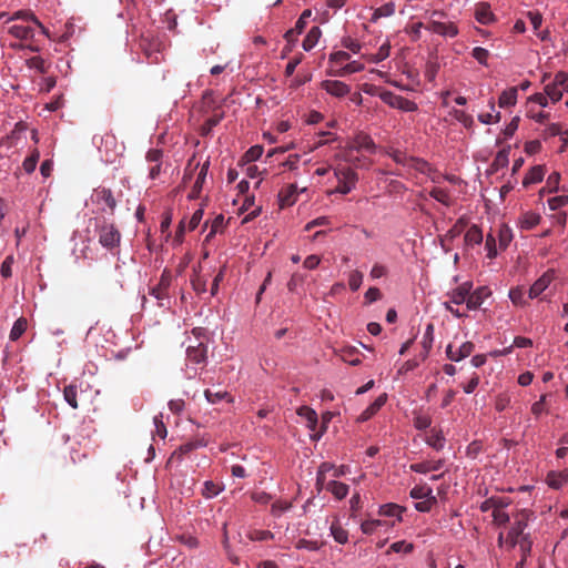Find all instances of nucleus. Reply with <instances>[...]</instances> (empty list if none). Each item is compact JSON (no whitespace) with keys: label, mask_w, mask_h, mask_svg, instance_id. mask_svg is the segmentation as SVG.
<instances>
[{"label":"nucleus","mask_w":568,"mask_h":568,"mask_svg":"<svg viewBox=\"0 0 568 568\" xmlns=\"http://www.w3.org/2000/svg\"><path fill=\"white\" fill-rule=\"evenodd\" d=\"M530 514L527 510H520L513 514V520L508 531L500 532L498 536V546L507 550L518 547L521 554V562L529 556L532 547V540L527 531Z\"/></svg>","instance_id":"nucleus-1"},{"label":"nucleus","mask_w":568,"mask_h":568,"mask_svg":"<svg viewBox=\"0 0 568 568\" xmlns=\"http://www.w3.org/2000/svg\"><path fill=\"white\" fill-rule=\"evenodd\" d=\"M37 30L38 28L34 27L32 23H11L7 27V32L14 39L19 41H30L29 44L23 45L22 43H11L10 48L20 50V49H28L31 52H40L41 45L38 43L37 40Z\"/></svg>","instance_id":"nucleus-2"},{"label":"nucleus","mask_w":568,"mask_h":568,"mask_svg":"<svg viewBox=\"0 0 568 568\" xmlns=\"http://www.w3.org/2000/svg\"><path fill=\"white\" fill-rule=\"evenodd\" d=\"M207 358V346L202 342L197 345H190L186 348V364L184 375L192 379L197 375V365H204Z\"/></svg>","instance_id":"nucleus-3"},{"label":"nucleus","mask_w":568,"mask_h":568,"mask_svg":"<svg viewBox=\"0 0 568 568\" xmlns=\"http://www.w3.org/2000/svg\"><path fill=\"white\" fill-rule=\"evenodd\" d=\"M334 175L337 185L332 193L346 195L356 187L358 175L353 168L339 164L334 169Z\"/></svg>","instance_id":"nucleus-4"},{"label":"nucleus","mask_w":568,"mask_h":568,"mask_svg":"<svg viewBox=\"0 0 568 568\" xmlns=\"http://www.w3.org/2000/svg\"><path fill=\"white\" fill-rule=\"evenodd\" d=\"M171 283L172 274L168 268H165L160 276L159 283L149 290V295L156 301L159 307H169V287L171 286Z\"/></svg>","instance_id":"nucleus-5"},{"label":"nucleus","mask_w":568,"mask_h":568,"mask_svg":"<svg viewBox=\"0 0 568 568\" xmlns=\"http://www.w3.org/2000/svg\"><path fill=\"white\" fill-rule=\"evenodd\" d=\"M99 243L108 251H113L120 246L121 233L113 223L103 222L97 227Z\"/></svg>","instance_id":"nucleus-6"},{"label":"nucleus","mask_w":568,"mask_h":568,"mask_svg":"<svg viewBox=\"0 0 568 568\" xmlns=\"http://www.w3.org/2000/svg\"><path fill=\"white\" fill-rule=\"evenodd\" d=\"M91 200L102 212L113 214L116 209V200L113 192L105 186L94 189Z\"/></svg>","instance_id":"nucleus-7"},{"label":"nucleus","mask_w":568,"mask_h":568,"mask_svg":"<svg viewBox=\"0 0 568 568\" xmlns=\"http://www.w3.org/2000/svg\"><path fill=\"white\" fill-rule=\"evenodd\" d=\"M378 97L385 104L393 109H397L403 112H415L418 110L416 102L398 95L392 91H382Z\"/></svg>","instance_id":"nucleus-8"},{"label":"nucleus","mask_w":568,"mask_h":568,"mask_svg":"<svg viewBox=\"0 0 568 568\" xmlns=\"http://www.w3.org/2000/svg\"><path fill=\"white\" fill-rule=\"evenodd\" d=\"M555 280V271L547 270L540 277H538L528 291V298L535 300L540 297V295L550 286L552 281Z\"/></svg>","instance_id":"nucleus-9"},{"label":"nucleus","mask_w":568,"mask_h":568,"mask_svg":"<svg viewBox=\"0 0 568 568\" xmlns=\"http://www.w3.org/2000/svg\"><path fill=\"white\" fill-rule=\"evenodd\" d=\"M21 20L26 23H32L38 28V32L47 38H50L49 30L41 23V21L34 16L31 10H18L11 17H8V22H14Z\"/></svg>","instance_id":"nucleus-10"},{"label":"nucleus","mask_w":568,"mask_h":568,"mask_svg":"<svg viewBox=\"0 0 568 568\" xmlns=\"http://www.w3.org/2000/svg\"><path fill=\"white\" fill-rule=\"evenodd\" d=\"M387 154L398 164L410 165V163H413L412 165H414V168L420 172H425L426 168L429 170L428 163L426 161L409 158L406 153L399 150L392 149L387 152Z\"/></svg>","instance_id":"nucleus-11"},{"label":"nucleus","mask_w":568,"mask_h":568,"mask_svg":"<svg viewBox=\"0 0 568 568\" xmlns=\"http://www.w3.org/2000/svg\"><path fill=\"white\" fill-rule=\"evenodd\" d=\"M473 290V282L466 281L447 293L449 302L455 305H468L469 292Z\"/></svg>","instance_id":"nucleus-12"},{"label":"nucleus","mask_w":568,"mask_h":568,"mask_svg":"<svg viewBox=\"0 0 568 568\" xmlns=\"http://www.w3.org/2000/svg\"><path fill=\"white\" fill-rule=\"evenodd\" d=\"M349 151H357L362 152L365 151L367 153H375L376 152V144L374 143L373 139L366 134V133H358L354 136L349 144Z\"/></svg>","instance_id":"nucleus-13"},{"label":"nucleus","mask_w":568,"mask_h":568,"mask_svg":"<svg viewBox=\"0 0 568 568\" xmlns=\"http://www.w3.org/2000/svg\"><path fill=\"white\" fill-rule=\"evenodd\" d=\"M490 295L491 291L487 286H479L476 290H471L469 292L467 310H478Z\"/></svg>","instance_id":"nucleus-14"},{"label":"nucleus","mask_w":568,"mask_h":568,"mask_svg":"<svg viewBox=\"0 0 568 568\" xmlns=\"http://www.w3.org/2000/svg\"><path fill=\"white\" fill-rule=\"evenodd\" d=\"M475 349V345L471 342L463 343L457 349L452 344L446 347V356L452 362H460L468 357Z\"/></svg>","instance_id":"nucleus-15"},{"label":"nucleus","mask_w":568,"mask_h":568,"mask_svg":"<svg viewBox=\"0 0 568 568\" xmlns=\"http://www.w3.org/2000/svg\"><path fill=\"white\" fill-rule=\"evenodd\" d=\"M321 87L328 94L336 98H343L351 91L349 85L338 80H325L321 83Z\"/></svg>","instance_id":"nucleus-16"},{"label":"nucleus","mask_w":568,"mask_h":568,"mask_svg":"<svg viewBox=\"0 0 568 568\" xmlns=\"http://www.w3.org/2000/svg\"><path fill=\"white\" fill-rule=\"evenodd\" d=\"M298 199V189L296 184H288L278 193V204L281 209L292 206Z\"/></svg>","instance_id":"nucleus-17"},{"label":"nucleus","mask_w":568,"mask_h":568,"mask_svg":"<svg viewBox=\"0 0 568 568\" xmlns=\"http://www.w3.org/2000/svg\"><path fill=\"white\" fill-rule=\"evenodd\" d=\"M546 484L552 489H561L568 484V468L551 470L546 476Z\"/></svg>","instance_id":"nucleus-18"},{"label":"nucleus","mask_w":568,"mask_h":568,"mask_svg":"<svg viewBox=\"0 0 568 568\" xmlns=\"http://www.w3.org/2000/svg\"><path fill=\"white\" fill-rule=\"evenodd\" d=\"M428 30L446 38H454L458 34V29L453 22L432 21Z\"/></svg>","instance_id":"nucleus-19"},{"label":"nucleus","mask_w":568,"mask_h":568,"mask_svg":"<svg viewBox=\"0 0 568 568\" xmlns=\"http://www.w3.org/2000/svg\"><path fill=\"white\" fill-rule=\"evenodd\" d=\"M209 168H210V161L206 160L200 168V171L196 175V179L194 181V184H193V187L191 190V192L189 193L187 197L190 200H195L200 196V193L203 189V185L205 183V180H206V176H207V172H209Z\"/></svg>","instance_id":"nucleus-20"},{"label":"nucleus","mask_w":568,"mask_h":568,"mask_svg":"<svg viewBox=\"0 0 568 568\" xmlns=\"http://www.w3.org/2000/svg\"><path fill=\"white\" fill-rule=\"evenodd\" d=\"M297 415L303 418L306 423V427L312 432V434H316L317 425H318V416L317 413L311 408L310 406H301L297 409Z\"/></svg>","instance_id":"nucleus-21"},{"label":"nucleus","mask_w":568,"mask_h":568,"mask_svg":"<svg viewBox=\"0 0 568 568\" xmlns=\"http://www.w3.org/2000/svg\"><path fill=\"white\" fill-rule=\"evenodd\" d=\"M445 462L443 459L438 460H425L419 463H414L409 466L410 470L417 474H427L429 471H437L443 468Z\"/></svg>","instance_id":"nucleus-22"},{"label":"nucleus","mask_w":568,"mask_h":568,"mask_svg":"<svg viewBox=\"0 0 568 568\" xmlns=\"http://www.w3.org/2000/svg\"><path fill=\"white\" fill-rule=\"evenodd\" d=\"M327 491H329L336 499L342 500L344 499L349 491L348 485L337 481L335 479L324 481V488Z\"/></svg>","instance_id":"nucleus-23"},{"label":"nucleus","mask_w":568,"mask_h":568,"mask_svg":"<svg viewBox=\"0 0 568 568\" xmlns=\"http://www.w3.org/2000/svg\"><path fill=\"white\" fill-rule=\"evenodd\" d=\"M541 216L539 213L534 211H527L519 217L518 225L521 230H531L540 223Z\"/></svg>","instance_id":"nucleus-24"},{"label":"nucleus","mask_w":568,"mask_h":568,"mask_svg":"<svg viewBox=\"0 0 568 568\" xmlns=\"http://www.w3.org/2000/svg\"><path fill=\"white\" fill-rule=\"evenodd\" d=\"M475 18L481 24H490L495 21V16L488 3H479L475 10Z\"/></svg>","instance_id":"nucleus-25"},{"label":"nucleus","mask_w":568,"mask_h":568,"mask_svg":"<svg viewBox=\"0 0 568 568\" xmlns=\"http://www.w3.org/2000/svg\"><path fill=\"white\" fill-rule=\"evenodd\" d=\"M545 175V168L542 165L532 166L523 180V185L527 187L530 184H536L542 181Z\"/></svg>","instance_id":"nucleus-26"},{"label":"nucleus","mask_w":568,"mask_h":568,"mask_svg":"<svg viewBox=\"0 0 568 568\" xmlns=\"http://www.w3.org/2000/svg\"><path fill=\"white\" fill-rule=\"evenodd\" d=\"M329 532L336 542L341 545H345L348 542V531L345 528H343L338 519L332 523L329 527Z\"/></svg>","instance_id":"nucleus-27"},{"label":"nucleus","mask_w":568,"mask_h":568,"mask_svg":"<svg viewBox=\"0 0 568 568\" xmlns=\"http://www.w3.org/2000/svg\"><path fill=\"white\" fill-rule=\"evenodd\" d=\"M405 508L397 505V504H384L379 506L378 515L385 516V517H395L398 521L402 520V515L404 513Z\"/></svg>","instance_id":"nucleus-28"},{"label":"nucleus","mask_w":568,"mask_h":568,"mask_svg":"<svg viewBox=\"0 0 568 568\" xmlns=\"http://www.w3.org/2000/svg\"><path fill=\"white\" fill-rule=\"evenodd\" d=\"M321 36L320 27H312L302 43L304 51H311L318 43Z\"/></svg>","instance_id":"nucleus-29"},{"label":"nucleus","mask_w":568,"mask_h":568,"mask_svg":"<svg viewBox=\"0 0 568 568\" xmlns=\"http://www.w3.org/2000/svg\"><path fill=\"white\" fill-rule=\"evenodd\" d=\"M518 91L516 87H511L501 92L498 99V104L500 108L513 106L517 102Z\"/></svg>","instance_id":"nucleus-30"},{"label":"nucleus","mask_w":568,"mask_h":568,"mask_svg":"<svg viewBox=\"0 0 568 568\" xmlns=\"http://www.w3.org/2000/svg\"><path fill=\"white\" fill-rule=\"evenodd\" d=\"M425 442L428 446L439 452L444 448L446 439L440 430L433 429Z\"/></svg>","instance_id":"nucleus-31"},{"label":"nucleus","mask_w":568,"mask_h":568,"mask_svg":"<svg viewBox=\"0 0 568 568\" xmlns=\"http://www.w3.org/2000/svg\"><path fill=\"white\" fill-rule=\"evenodd\" d=\"M464 240L468 246L478 245L483 242V232L477 225H471L466 231Z\"/></svg>","instance_id":"nucleus-32"},{"label":"nucleus","mask_w":568,"mask_h":568,"mask_svg":"<svg viewBox=\"0 0 568 568\" xmlns=\"http://www.w3.org/2000/svg\"><path fill=\"white\" fill-rule=\"evenodd\" d=\"M335 466L331 463L324 462L318 466L316 474V489L318 491L323 490L324 481H326V474L329 471L334 473Z\"/></svg>","instance_id":"nucleus-33"},{"label":"nucleus","mask_w":568,"mask_h":568,"mask_svg":"<svg viewBox=\"0 0 568 568\" xmlns=\"http://www.w3.org/2000/svg\"><path fill=\"white\" fill-rule=\"evenodd\" d=\"M204 397L210 404H217L224 399L229 403L233 402L232 396L226 390L213 392L211 389H205Z\"/></svg>","instance_id":"nucleus-34"},{"label":"nucleus","mask_w":568,"mask_h":568,"mask_svg":"<svg viewBox=\"0 0 568 568\" xmlns=\"http://www.w3.org/2000/svg\"><path fill=\"white\" fill-rule=\"evenodd\" d=\"M364 64L359 61L353 60L346 63L344 67L335 71V75L345 77L347 74L357 73L364 70Z\"/></svg>","instance_id":"nucleus-35"},{"label":"nucleus","mask_w":568,"mask_h":568,"mask_svg":"<svg viewBox=\"0 0 568 568\" xmlns=\"http://www.w3.org/2000/svg\"><path fill=\"white\" fill-rule=\"evenodd\" d=\"M225 225H226V221H225L224 215L223 214L216 215L211 223L210 232L205 236V241L209 242L214 235H216L217 233H221L223 231V229L225 227Z\"/></svg>","instance_id":"nucleus-36"},{"label":"nucleus","mask_w":568,"mask_h":568,"mask_svg":"<svg viewBox=\"0 0 568 568\" xmlns=\"http://www.w3.org/2000/svg\"><path fill=\"white\" fill-rule=\"evenodd\" d=\"M429 195L445 206H449L452 204L450 194L446 189L433 187L429 191Z\"/></svg>","instance_id":"nucleus-37"},{"label":"nucleus","mask_w":568,"mask_h":568,"mask_svg":"<svg viewBox=\"0 0 568 568\" xmlns=\"http://www.w3.org/2000/svg\"><path fill=\"white\" fill-rule=\"evenodd\" d=\"M395 13V3L387 2L374 10L372 21H377L381 18H387Z\"/></svg>","instance_id":"nucleus-38"},{"label":"nucleus","mask_w":568,"mask_h":568,"mask_svg":"<svg viewBox=\"0 0 568 568\" xmlns=\"http://www.w3.org/2000/svg\"><path fill=\"white\" fill-rule=\"evenodd\" d=\"M385 525L386 523L381 519H367L361 524V530L365 535H373Z\"/></svg>","instance_id":"nucleus-39"},{"label":"nucleus","mask_w":568,"mask_h":568,"mask_svg":"<svg viewBox=\"0 0 568 568\" xmlns=\"http://www.w3.org/2000/svg\"><path fill=\"white\" fill-rule=\"evenodd\" d=\"M64 400L72 407L78 408V386L75 384H70L63 389Z\"/></svg>","instance_id":"nucleus-40"},{"label":"nucleus","mask_w":568,"mask_h":568,"mask_svg":"<svg viewBox=\"0 0 568 568\" xmlns=\"http://www.w3.org/2000/svg\"><path fill=\"white\" fill-rule=\"evenodd\" d=\"M489 106L491 109V112L481 113V114L478 115V120L483 124L496 123V122H499V120H500V113L499 112H495V101H494V99H491L489 101Z\"/></svg>","instance_id":"nucleus-41"},{"label":"nucleus","mask_w":568,"mask_h":568,"mask_svg":"<svg viewBox=\"0 0 568 568\" xmlns=\"http://www.w3.org/2000/svg\"><path fill=\"white\" fill-rule=\"evenodd\" d=\"M27 325H28V323L24 317L18 318L11 327L10 335H9L10 339L11 341L19 339L21 337V335L26 332Z\"/></svg>","instance_id":"nucleus-42"},{"label":"nucleus","mask_w":568,"mask_h":568,"mask_svg":"<svg viewBox=\"0 0 568 568\" xmlns=\"http://www.w3.org/2000/svg\"><path fill=\"white\" fill-rule=\"evenodd\" d=\"M222 491V487L212 480H206L203 484L202 495L206 499L216 497Z\"/></svg>","instance_id":"nucleus-43"},{"label":"nucleus","mask_w":568,"mask_h":568,"mask_svg":"<svg viewBox=\"0 0 568 568\" xmlns=\"http://www.w3.org/2000/svg\"><path fill=\"white\" fill-rule=\"evenodd\" d=\"M450 114L456 121L463 124L465 128H471L474 124V118L464 110L454 109Z\"/></svg>","instance_id":"nucleus-44"},{"label":"nucleus","mask_w":568,"mask_h":568,"mask_svg":"<svg viewBox=\"0 0 568 568\" xmlns=\"http://www.w3.org/2000/svg\"><path fill=\"white\" fill-rule=\"evenodd\" d=\"M434 343V325L428 324L423 334V338L420 342L422 348L425 349V353L430 352Z\"/></svg>","instance_id":"nucleus-45"},{"label":"nucleus","mask_w":568,"mask_h":568,"mask_svg":"<svg viewBox=\"0 0 568 568\" xmlns=\"http://www.w3.org/2000/svg\"><path fill=\"white\" fill-rule=\"evenodd\" d=\"M389 52L390 44L389 42H385L379 47L376 53L368 57V60L373 63L382 62L389 57Z\"/></svg>","instance_id":"nucleus-46"},{"label":"nucleus","mask_w":568,"mask_h":568,"mask_svg":"<svg viewBox=\"0 0 568 568\" xmlns=\"http://www.w3.org/2000/svg\"><path fill=\"white\" fill-rule=\"evenodd\" d=\"M544 91L546 92L549 100L554 103L558 102L562 98L565 91L560 87L555 85L552 82L545 85Z\"/></svg>","instance_id":"nucleus-47"},{"label":"nucleus","mask_w":568,"mask_h":568,"mask_svg":"<svg viewBox=\"0 0 568 568\" xmlns=\"http://www.w3.org/2000/svg\"><path fill=\"white\" fill-rule=\"evenodd\" d=\"M364 275L358 270H353L348 274V286L352 292H356L359 290L363 283Z\"/></svg>","instance_id":"nucleus-48"},{"label":"nucleus","mask_w":568,"mask_h":568,"mask_svg":"<svg viewBox=\"0 0 568 568\" xmlns=\"http://www.w3.org/2000/svg\"><path fill=\"white\" fill-rule=\"evenodd\" d=\"M508 296H509L510 301L513 302V304H515L517 306L527 305V300L525 298V293L521 287L517 286V287L510 288Z\"/></svg>","instance_id":"nucleus-49"},{"label":"nucleus","mask_w":568,"mask_h":568,"mask_svg":"<svg viewBox=\"0 0 568 568\" xmlns=\"http://www.w3.org/2000/svg\"><path fill=\"white\" fill-rule=\"evenodd\" d=\"M26 64L29 69L36 70L39 73H45L47 72V64L45 61L39 57L34 55L26 61Z\"/></svg>","instance_id":"nucleus-50"},{"label":"nucleus","mask_w":568,"mask_h":568,"mask_svg":"<svg viewBox=\"0 0 568 568\" xmlns=\"http://www.w3.org/2000/svg\"><path fill=\"white\" fill-rule=\"evenodd\" d=\"M409 495L413 499H425L433 496V489L428 486H415Z\"/></svg>","instance_id":"nucleus-51"},{"label":"nucleus","mask_w":568,"mask_h":568,"mask_svg":"<svg viewBox=\"0 0 568 568\" xmlns=\"http://www.w3.org/2000/svg\"><path fill=\"white\" fill-rule=\"evenodd\" d=\"M491 516L496 526H505L513 520V515L508 514L506 509L493 511Z\"/></svg>","instance_id":"nucleus-52"},{"label":"nucleus","mask_w":568,"mask_h":568,"mask_svg":"<svg viewBox=\"0 0 568 568\" xmlns=\"http://www.w3.org/2000/svg\"><path fill=\"white\" fill-rule=\"evenodd\" d=\"M414 549V545L406 540L395 541L390 545L389 550L394 552L409 554Z\"/></svg>","instance_id":"nucleus-53"},{"label":"nucleus","mask_w":568,"mask_h":568,"mask_svg":"<svg viewBox=\"0 0 568 568\" xmlns=\"http://www.w3.org/2000/svg\"><path fill=\"white\" fill-rule=\"evenodd\" d=\"M39 156V152L34 151L30 156L24 159L22 168L27 173H32L36 170Z\"/></svg>","instance_id":"nucleus-54"},{"label":"nucleus","mask_w":568,"mask_h":568,"mask_svg":"<svg viewBox=\"0 0 568 568\" xmlns=\"http://www.w3.org/2000/svg\"><path fill=\"white\" fill-rule=\"evenodd\" d=\"M473 58L481 65H487L489 52L487 49L481 47H476L471 51Z\"/></svg>","instance_id":"nucleus-55"},{"label":"nucleus","mask_w":568,"mask_h":568,"mask_svg":"<svg viewBox=\"0 0 568 568\" xmlns=\"http://www.w3.org/2000/svg\"><path fill=\"white\" fill-rule=\"evenodd\" d=\"M274 536L270 530H252L248 532V538L252 541H265L272 539Z\"/></svg>","instance_id":"nucleus-56"},{"label":"nucleus","mask_w":568,"mask_h":568,"mask_svg":"<svg viewBox=\"0 0 568 568\" xmlns=\"http://www.w3.org/2000/svg\"><path fill=\"white\" fill-rule=\"evenodd\" d=\"M311 16H312L311 9H306L302 12L298 20L295 23V27L293 28L294 30H296L297 34H301L304 31L306 23H307V19H310Z\"/></svg>","instance_id":"nucleus-57"},{"label":"nucleus","mask_w":568,"mask_h":568,"mask_svg":"<svg viewBox=\"0 0 568 568\" xmlns=\"http://www.w3.org/2000/svg\"><path fill=\"white\" fill-rule=\"evenodd\" d=\"M568 204V195H557L548 200V206L551 211H556Z\"/></svg>","instance_id":"nucleus-58"},{"label":"nucleus","mask_w":568,"mask_h":568,"mask_svg":"<svg viewBox=\"0 0 568 568\" xmlns=\"http://www.w3.org/2000/svg\"><path fill=\"white\" fill-rule=\"evenodd\" d=\"M387 274H388V268H387L386 265H384L382 263H375L372 266L371 272H369V276L373 280H377V278L384 277Z\"/></svg>","instance_id":"nucleus-59"},{"label":"nucleus","mask_w":568,"mask_h":568,"mask_svg":"<svg viewBox=\"0 0 568 568\" xmlns=\"http://www.w3.org/2000/svg\"><path fill=\"white\" fill-rule=\"evenodd\" d=\"M499 247L506 248L511 241V232L508 227H500L498 230Z\"/></svg>","instance_id":"nucleus-60"},{"label":"nucleus","mask_w":568,"mask_h":568,"mask_svg":"<svg viewBox=\"0 0 568 568\" xmlns=\"http://www.w3.org/2000/svg\"><path fill=\"white\" fill-rule=\"evenodd\" d=\"M14 263V258L12 255H8L2 264H1V267H0V273H1V276L4 277V278H8L12 275V265Z\"/></svg>","instance_id":"nucleus-61"},{"label":"nucleus","mask_w":568,"mask_h":568,"mask_svg":"<svg viewBox=\"0 0 568 568\" xmlns=\"http://www.w3.org/2000/svg\"><path fill=\"white\" fill-rule=\"evenodd\" d=\"M357 353L355 347H351L343 351L342 359L347 362L352 366H357L361 364V359L358 357H354V354Z\"/></svg>","instance_id":"nucleus-62"},{"label":"nucleus","mask_w":568,"mask_h":568,"mask_svg":"<svg viewBox=\"0 0 568 568\" xmlns=\"http://www.w3.org/2000/svg\"><path fill=\"white\" fill-rule=\"evenodd\" d=\"M436 503V497L432 496L420 501L415 503V509L420 513H428L432 506Z\"/></svg>","instance_id":"nucleus-63"},{"label":"nucleus","mask_w":568,"mask_h":568,"mask_svg":"<svg viewBox=\"0 0 568 568\" xmlns=\"http://www.w3.org/2000/svg\"><path fill=\"white\" fill-rule=\"evenodd\" d=\"M292 507V504L291 503H287V501H283V500H277L275 503L272 504V514L274 516H281L282 514H284L285 511H287L288 509H291Z\"/></svg>","instance_id":"nucleus-64"}]
</instances>
